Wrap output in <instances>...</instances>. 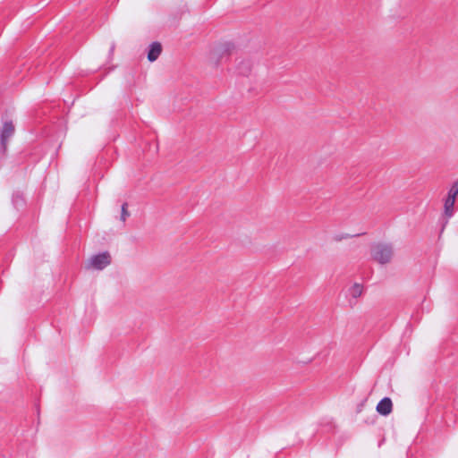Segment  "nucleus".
Returning a JSON list of instances; mask_svg holds the SVG:
<instances>
[{
  "mask_svg": "<svg viewBox=\"0 0 458 458\" xmlns=\"http://www.w3.org/2000/svg\"><path fill=\"white\" fill-rule=\"evenodd\" d=\"M370 254L373 260L381 265H385L392 260L394 248L389 243L377 242L371 246Z\"/></svg>",
  "mask_w": 458,
  "mask_h": 458,
  "instance_id": "f257e3e1",
  "label": "nucleus"
},
{
  "mask_svg": "<svg viewBox=\"0 0 458 458\" xmlns=\"http://www.w3.org/2000/svg\"><path fill=\"white\" fill-rule=\"evenodd\" d=\"M233 49V45L228 42L217 43L213 46L209 52L208 61L211 64L217 66L226 59Z\"/></svg>",
  "mask_w": 458,
  "mask_h": 458,
  "instance_id": "f03ea898",
  "label": "nucleus"
},
{
  "mask_svg": "<svg viewBox=\"0 0 458 458\" xmlns=\"http://www.w3.org/2000/svg\"><path fill=\"white\" fill-rule=\"evenodd\" d=\"M111 263V256L108 252H103L90 258L89 267L102 270Z\"/></svg>",
  "mask_w": 458,
  "mask_h": 458,
  "instance_id": "7ed1b4c3",
  "label": "nucleus"
},
{
  "mask_svg": "<svg viewBox=\"0 0 458 458\" xmlns=\"http://www.w3.org/2000/svg\"><path fill=\"white\" fill-rule=\"evenodd\" d=\"M14 133V125L12 122H5L3 125V130L1 133V144L4 149L6 148L8 140Z\"/></svg>",
  "mask_w": 458,
  "mask_h": 458,
  "instance_id": "20e7f679",
  "label": "nucleus"
},
{
  "mask_svg": "<svg viewBox=\"0 0 458 458\" xmlns=\"http://www.w3.org/2000/svg\"><path fill=\"white\" fill-rule=\"evenodd\" d=\"M393 403L390 398H383L377 405V411L384 416L388 415L392 411Z\"/></svg>",
  "mask_w": 458,
  "mask_h": 458,
  "instance_id": "39448f33",
  "label": "nucleus"
},
{
  "mask_svg": "<svg viewBox=\"0 0 458 458\" xmlns=\"http://www.w3.org/2000/svg\"><path fill=\"white\" fill-rule=\"evenodd\" d=\"M162 52L161 44L154 42L149 46V51L148 53V59L150 62L156 61Z\"/></svg>",
  "mask_w": 458,
  "mask_h": 458,
  "instance_id": "423d86ee",
  "label": "nucleus"
},
{
  "mask_svg": "<svg viewBox=\"0 0 458 458\" xmlns=\"http://www.w3.org/2000/svg\"><path fill=\"white\" fill-rule=\"evenodd\" d=\"M363 293V287L361 284H353L349 289H348V294L349 296H351L352 299H357L359 298L360 296H361Z\"/></svg>",
  "mask_w": 458,
  "mask_h": 458,
  "instance_id": "0eeeda50",
  "label": "nucleus"
},
{
  "mask_svg": "<svg viewBox=\"0 0 458 458\" xmlns=\"http://www.w3.org/2000/svg\"><path fill=\"white\" fill-rule=\"evenodd\" d=\"M454 202L455 198L447 196L445 201V213L447 216H453Z\"/></svg>",
  "mask_w": 458,
  "mask_h": 458,
  "instance_id": "6e6552de",
  "label": "nucleus"
},
{
  "mask_svg": "<svg viewBox=\"0 0 458 458\" xmlns=\"http://www.w3.org/2000/svg\"><path fill=\"white\" fill-rule=\"evenodd\" d=\"M238 69H239V73H241L242 75H247L250 72V69H251L250 63L249 61H242L240 63V66L238 67Z\"/></svg>",
  "mask_w": 458,
  "mask_h": 458,
  "instance_id": "1a4fd4ad",
  "label": "nucleus"
},
{
  "mask_svg": "<svg viewBox=\"0 0 458 458\" xmlns=\"http://www.w3.org/2000/svg\"><path fill=\"white\" fill-rule=\"evenodd\" d=\"M458 194V182H455L451 189L449 190L448 196L454 197L456 199V196Z\"/></svg>",
  "mask_w": 458,
  "mask_h": 458,
  "instance_id": "9d476101",
  "label": "nucleus"
},
{
  "mask_svg": "<svg viewBox=\"0 0 458 458\" xmlns=\"http://www.w3.org/2000/svg\"><path fill=\"white\" fill-rule=\"evenodd\" d=\"M129 212L127 210V203H124L123 206H122V214H121V219L124 222L127 218V216H129Z\"/></svg>",
  "mask_w": 458,
  "mask_h": 458,
  "instance_id": "9b49d317",
  "label": "nucleus"
}]
</instances>
